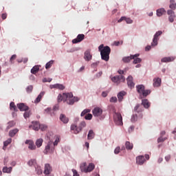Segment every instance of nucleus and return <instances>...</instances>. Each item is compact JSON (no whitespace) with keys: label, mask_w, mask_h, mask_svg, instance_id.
Masks as SVG:
<instances>
[{"label":"nucleus","mask_w":176,"mask_h":176,"mask_svg":"<svg viewBox=\"0 0 176 176\" xmlns=\"http://www.w3.org/2000/svg\"><path fill=\"white\" fill-rule=\"evenodd\" d=\"M57 100L58 102L63 101L64 102H67L69 105H74L76 101H79V98H78V97H74L72 93H63V95L59 94Z\"/></svg>","instance_id":"nucleus-1"},{"label":"nucleus","mask_w":176,"mask_h":176,"mask_svg":"<svg viewBox=\"0 0 176 176\" xmlns=\"http://www.w3.org/2000/svg\"><path fill=\"white\" fill-rule=\"evenodd\" d=\"M98 50L100 52V56L102 60L104 61H109V55L111 54V47L107 45L104 47V44L100 45L98 47Z\"/></svg>","instance_id":"nucleus-2"},{"label":"nucleus","mask_w":176,"mask_h":176,"mask_svg":"<svg viewBox=\"0 0 176 176\" xmlns=\"http://www.w3.org/2000/svg\"><path fill=\"white\" fill-rule=\"evenodd\" d=\"M136 89L138 93L140 94L141 100H142V98H145V97H147L149 96V94H151V90L145 89V86L143 85L136 86Z\"/></svg>","instance_id":"nucleus-3"},{"label":"nucleus","mask_w":176,"mask_h":176,"mask_svg":"<svg viewBox=\"0 0 176 176\" xmlns=\"http://www.w3.org/2000/svg\"><path fill=\"white\" fill-rule=\"evenodd\" d=\"M85 127H86V122L82 121L78 126L72 124L71 125V130L74 131V134H79Z\"/></svg>","instance_id":"nucleus-4"},{"label":"nucleus","mask_w":176,"mask_h":176,"mask_svg":"<svg viewBox=\"0 0 176 176\" xmlns=\"http://www.w3.org/2000/svg\"><path fill=\"white\" fill-rule=\"evenodd\" d=\"M43 152H44L45 155H47V153H54V144H53V141L50 140L47 142Z\"/></svg>","instance_id":"nucleus-5"},{"label":"nucleus","mask_w":176,"mask_h":176,"mask_svg":"<svg viewBox=\"0 0 176 176\" xmlns=\"http://www.w3.org/2000/svg\"><path fill=\"white\" fill-rule=\"evenodd\" d=\"M113 119L117 126H123V118L120 113H114Z\"/></svg>","instance_id":"nucleus-6"},{"label":"nucleus","mask_w":176,"mask_h":176,"mask_svg":"<svg viewBox=\"0 0 176 176\" xmlns=\"http://www.w3.org/2000/svg\"><path fill=\"white\" fill-rule=\"evenodd\" d=\"M134 113H137L139 115L140 119H142L144 115L142 114V112L144 111V107H142V104H138L135 107H134Z\"/></svg>","instance_id":"nucleus-7"},{"label":"nucleus","mask_w":176,"mask_h":176,"mask_svg":"<svg viewBox=\"0 0 176 176\" xmlns=\"http://www.w3.org/2000/svg\"><path fill=\"white\" fill-rule=\"evenodd\" d=\"M111 80L114 83L119 85L120 83H122V82H124V80H126V78H124V76H123L122 75H120L113 77L111 78Z\"/></svg>","instance_id":"nucleus-8"},{"label":"nucleus","mask_w":176,"mask_h":176,"mask_svg":"<svg viewBox=\"0 0 176 176\" xmlns=\"http://www.w3.org/2000/svg\"><path fill=\"white\" fill-rule=\"evenodd\" d=\"M92 113L95 118H100L102 115V109L96 107L92 110Z\"/></svg>","instance_id":"nucleus-9"},{"label":"nucleus","mask_w":176,"mask_h":176,"mask_svg":"<svg viewBox=\"0 0 176 176\" xmlns=\"http://www.w3.org/2000/svg\"><path fill=\"white\" fill-rule=\"evenodd\" d=\"M162 34H163L162 31H158L155 33L153 39V42L151 43V46H157V41H159V36H160Z\"/></svg>","instance_id":"nucleus-10"},{"label":"nucleus","mask_w":176,"mask_h":176,"mask_svg":"<svg viewBox=\"0 0 176 176\" xmlns=\"http://www.w3.org/2000/svg\"><path fill=\"white\" fill-rule=\"evenodd\" d=\"M167 14L168 16V21L170 23H174V19H175V12L173 10H168L167 11Z\"/></svg>","instance_id":"nucleus-11"},{"label":"nucleus","mask_w":176,"mask_h":176,"mask_svg":"<svg viewBox=\"0 0 176 176\" xmlns=\"http://www.w3.org/2000/svg\"><path fill=\"white\" fill-rule=\"evenodd\" d=\"M127 85L128 87H130V89L134 88V86H135V84L134 83V81L133 80V76H129L126 78Z\"/></svg>","instance_id":"nucleus-12"},{"label":"nucleus","mask_w":176,"mask_h":176,"mask_svg":"<svg viewBox=\"0 0 176 176\" xmlns=\"http://www.w3.org/2000/svg\"><path fill=\"white\" fill-rule=\"evenodd\" d=\"M25 144L29 145L28 148L30 149V151H35V149H36V146H35V144H34V142L32 140H27L25 142Z\"/></svg>","instance_id":"nucleus-13"},{"label":"nucleus","mask_w":176,"mask_h":176,"mask_svg":"<svg viewBox=\"0 0 176 176\" xmlns=\"http://www.w3.org/2000/svg\"><path fill=\"white\" fill-rule=\"evenodd\" d=\"M83 39H85V34H78L76 38L72 40V43H79V42H82Z\"/></svg>","instance_id":"nucleus-14"},{"label":"nucleus","mask_w":176,"mask_h":176,"mask_svg":"<svg viewBox=\"0 0 176 176\" xmlns=\"http://www.w3.org/2000/svg\"><path fill=\"white\" fill-rule=\"evenodd\" d=\"M52 171V166L49 164L45 165L44 174L45 175H49Z\"/></svg>","instance_id":"nucleus-15"},{"label":"nucleus","mask_w":176,"mask_h":176,"mask_svg":"<svg viewBox=\"0 0 176 176\" xmlns=\"http://www.w3.org/2000/svg\"><path fill=\"white\" fill-rule=\"evenodd\" d=\"M136 163L137 164H140V166H142V164L145 163V158L144 155H140L136 157Z\"/></svg>","instance_id":"nucleus-16"},{"label":"nucleus","mask_w":176,"mask_h":176,"mask_svg":"<svg viewBox=\"0 0 176 176\" xmlns=\"http://www.w3.org/2000/svg\"><path fill=\"white\" fill-rule=\"evenodd\" d=\"M50 89H58V90H64L65 87L61 84H55L50 85Z\"/></svg>","instance_id":"nucleus-17"},{"label":"nucleus","mask_w":176,"mask_h":176,"mask_svg":"<svg viewBox=\"0 0 176 176\" xmlns=\"http://www.w3.org/2000/svg\"><path fill=\"white\" fill-rule=\"evenodd\" d=\"M93 58V56L91 55V54L90 53V51L87 50L85 52V55H84V58L85 61H90V60H91V58Z\"/></svg>","instance_id":"nucleus-18"},{"label":"nucleus","mask_w":176,"mask_h":176,"mask_svg":"<svg viewBox=\"0 0 176 176\" xmlns=\"http://www.w3.org/2000/svg\"><path fill=\"white\" fill-rule=\"evenodd\" d=\"M162 85V79L160 78H155L153 79V87H159Z\"/></svg>","instance_id":"nucleus-19"},{"label":"nucleus","mask_w":176,"mask_h":176,"mask_svg":"<svg viewBox=\"0 0 176 176\" xmlns=\"http://www.w3.org/2000/svg\"><path fill=\"white\" fill-rule=\"evenodd\" d=\"M175 60V57L174 56H168L163 58L161 61L162 63H172V61H174Z\"/></svg>","instance_id":"nucleus-20"},{"label":"nucleus","mask_w":176,"mask_h":176,"mask_svg":"<svg viewBox=\"0 0 176 176\" xmlns=\"http://www.w3.org/2000/svg\"><path fill=\"white\" fill-rule=\"evenodd\" d=\"M126 21V24H131L133 23V20L130 18H126V16H122L118 21V23H122V21Z\"/></svg>","instance_id":"nucleus-21"},{"label":"nucleus","mask_w":176,"mask_h":176,"mask_svg":"<svg viewBox=\"0 0 176 176\" xmlns=\"http://www.w3.org/2000/svg\"><path fill=\"white\" fill-rule=\"evenodd\" d=\"M17 107L21 111H28V106L25 105L24 103H19L17 104Z\"/></svg>","instance_id":"nucleus-22"},{"label":"nucleus","mask_w":176,"mask_h":176,"mask_svg":"<svg viewBox=\"0 0 176 176\" xmlns=\"http://www.w3.org/2000/svg\"><path fill=\"white\" fill-rule=\"evenodd\" d=\"M142 105H143L144 108L148 109V108L151 107V102H149V100H148V99H143L142 100Z\"/></svg>","instance_id":"nucleus-23"},{"label":"nucleus","mask_w":176,"mask_h":176,"mask_svg":"<svg viewBox=\"0 0 176 176\" xmlns=\"http://www.w3.org/2000/svg\"><path fill=\"white\" fill-rule=\"evenodd\" d=\"M140 54H136L135 55H132V56H134V58H132L133 60V64H140L142 60L140 58H138Z\"/></svg>","instance_id":"nucleus-24"},{"label":"nucleus","mask_w":176,"mask_h":176,"mask_svg":"<svg viewBox=\"0 0 176 176\" xmlns=\"http://www.w3.org/2000/svg\"><path fill=\"white\" fill-rule=\"evenodd\" d=\"M60 120H61V122H63V123H64L65 124H67V123L69 122V119L64 114H60Z\"/></svg>","instance_id":"nucleus-25"},{"label":"nucleus","mask_w":176,"mask_h":176,"mask_svg":"<svg viewBox=\"0 0 176 176\" xmlns=\"http://www.w3.org/2000/svg\"><path fill=\"white\" fill-rule=\"evenodd\" d=\"M96 168V166L93 163H89L88 166H87V171L86 173H91L93 170Z\"/></svg>","instance_id":"nucleus-26"},{"label":"nucleus","mask_w":176,"mask_h":176,"mask_svg":"<svg viewBox=\"0 0 176 176\" xmlns=\"http://www.w3.org/2000/svg\"><path fill=\"white\" fill-rule=\"evenodd\" d=\"M127 94V93L124 91H122L118 93L117 97L118 98V101L120 102V101H122L123 100V96H126Z\"/></svg>","instance_id":"nucleus-27"},{"label":"nucleus","mask_w":176,"mask_h":176,"mask_svg":"<svg viewBox=\"0 0 176 176\" xmlns=\"http://www.w3.org/2000/svg\"><path fill=\"white\" fill-rule=\"evenodd\" d=\"M139 119H142L140 118V114H137V113H135L132 116L131 118V122H132V123H135V122H137V120H138Z\"/></svg>","instance_id":"nucleus-28"},{"label":"nucleus","mask_w":176,"mask_h":176,"mask_svg":"<svg viewBox=\"0 0 176 176\" xmlns=\"http://www.w3.org/2000/svg\"><path fill=\"white\" fill-rule=\"evenodd\" d=\"M44 96H45V92H41L40 94L34 100V103L38 104V102H41V100H42V97H43Z\"/></svg>","instance_id":"nucleus-29"},{"label":"nucleus","mask_w":176,"mask_h":176,"mask_svg":"<svg viewBox=\"0 0 176 176\" xmlns=\"http://www.w3.org/2000/svg\"><path fill=\"white\" fill-rule=\"evenodd\" d=\"M169 8H170V9H171V10H173V11L175 10V9H176V3H175V0H170Z\"/></svg>","instance_id":"nucleus-30"},{"label":"nucleus","mask_w":176,"mask_h":176,"mask_svg":"<svg viewBox=\"0 0 176 176\" xmlns=\"http://www.w3.org/2000/svg\"><path fill=\"white\" fill-rule=\"evenodd\" d=\"M80 168L82 173H86L87 168V164L86 162H82L80 166Z\"/></svg>","instance_id":"nucleus-31"},{"label":"nucleus","mask_w":176,"mask_h":176,"mask_svg":"<svg viewBox=\"0 0 176 176\" xmlns=\"http://www.w3.org/2000/svg\"><path fill=\"white\" fill-rule=\"evenodd\" d=\"M19 133V129H14L9 132L10 137H14Z\"/></svg>","instance_id":"nucleus-32"},{"label":"nucleus","mask_w":176,"mask_h":176,"mask_svg":"<svg viewBox=\"0 0 176 176\" xmlns=\"http://www.w3.org/2000/svg\"><path fill=\"white\" fill-rule=\"evenodd\" d=\"M166 13V10L164 8H160L157 10V16L158 17H161V16H163Z\"/></svg>","instance_id":"nucleus-33"},{"label":"nucleus","mask_w":176,"mask_h":176,"mask_svg":"<svg viewBox=\"0 0 176 176\" xmlns=\"http://www.w3.org/2000/svg\"><path fill=\"white\" fill-rule=\"evenodd\" d=\"M125 148L127 149V151H131V149L133 148V143H131L130 142H126Z\"/></svg>","instance_id":"nucleus-34"},{"label":"nucleus","mask_w":176,"mask_h":176,"mask_svg":"<svg viewBox=\"0 0 176 176\" xmlns=\"http://www.w3.org/2000/svg\"><path fill=\"white\" fill-rule=\"evenodd\" d=\"M10 109L11 111H14V112H17V107L14 104V102H11L10 104Z\"/></svg>","instance_id":"nucleus-35"},{"label":"nucleus","mask_w":176,"mask_h":176,"mask_svg":"<svg viewBox=\"0 0 176 176\" xmlns=\"http://www.w3.org/2000/svg\"><path fill=\"white\" fill-rule=\"evenodd\" d=\"M96 134L94 133V131L93 130H90L87 135V139L88 140H93Z\"/></svg>","instance_id":"nucleus-36"},{"label":"nucleus","mask_w":176,"mask_h":176,"mask_svg":"<svg viewBox=\"0 0 176 176\" xmlns=\"http://www.w3.org/2000/svg\"><path fill=\"white\" fill-rule=\"evenodd\" d=\"M41 124L38 122H33V130H35V131H38L40 129Z\"/></svg>","instance_id":"nucleus-37"},{"label":"nucleus","mask_w":176,"mask_h":176,"mask_svg":"<svg viewBox=\"0 0 176 176\" xmlns=\"http://www.w3.org/2000/svg\"><path fill=\"white\" fill-rule=\"evenodd\" d=\"M42 144H43V139L39 138L36 140V146H37V148H41Z\"/></svg>","instance_id":"nucleus-38"},{"label":"nucleus","mask_w":176,"mask_h":176,"mask_svg":"<svg viewBox=\"0 0 176 176\" xmlns=\"http://www.w3.org/2000/svg\"><path fill=\"white\" fill-rule=\"evenodd\" d=\"M133 58H134V56H133V55H131L130 56L123 58L122 61H124V63H130V60H133Z\"/></svg>","instance_id":"nucleus-39"},{"label":"nucleus","mask_w":176,"mask_h":176,"mask_svg":"<svg viewBox=\"0 0 176 176\" xmlns=\"http://www.w3.org/2000/svg\"><path fill=\"white\" fill-rule=\"evenodd\" d=\"M12 170H13V168L8 166L3 168V173H7L8 174H10V173H12Z\"/></svg>","instance_id":"nucleus-40"},{"label":"nucleus","mask_w":176,"mask_h":176,"mask_svg":"<svg viewBox=\"0 0 176 176\" xmlns=\"http://www.w3.org/2000/svg\"><path fill=\"white\" fill-rule=\"evenodd\" d=\"M28 166H34V167L36 166V160H30L28 162Z\"/></svg>","instance_id":"nucleus-41"},{"label":"nucleus","mask_w":176,"mask_h":176,"mask_svg":"<svg viewBox=\"0 0 176 176\" xmlns=\"http://www.w3.org/2000/svg\"><path fill=\"white\" fill-rule=\"evenodd\" d=\"M9 144H12V138H8L6 141L3 142L4 146L3 147V149L5 150V148H6V146H8Z\"/></svg>","instance_id":"nucleus-42"},{"label":"nucleus","mask_w":176,"mask_h":176,"mask_svg":"<svg viewBox=\"0 0 176 176\" xmlns=\"http://www.w3.org/2000/svg\"><path fill=\"white\" fill-rule=\"evenodd\" d=\"M14 126H16V122L14 121H10L8 122L7 129L9 130L10 129H12V127H14Z\"/></svg>","instance_id":"nucleus-43"},{"label":"nucleus","mask_w":176,"mask_h":176,"mask_svg":"<svg viewBox=\"0 0 176 176\" xmlns=\"http://www.w3.org/2000/svg\"><path fill=\"white\" fill-rule=\"evenodd\" d=\"M35 168L36 174H38V175H41V174H42V168L41 166L36 165Z\"/></svg>","instance_id":"nucleus-44"},{"label":"nucleus","mask_w":176,"mask_h":176,"mask_svg":"<svg viewBox=\"0 0 176 176\" xmlns=\"http://www.w3.org/2000/svg\"><path fill=\"white\" fill-rule=\"evenodd\" d=\"M16 58H17V55L13 54L10 58V63H11V64H14Z\"/></svg>","instance_id":"nucleus-45"},{"label":"nucleus","mask_w":176,"mask_h":176,"mask_svg":"<svg viewBox=\"0 0 176 176\" xmlns=\"http://www.w3.org/2000/svg\"><path fill=\"white\" fill-rule=\"evenodd\" d=\"M39 71V67H33L32 69H31V73L32 74H36Z\"/></svg>","instance_id":"nucleus-46"},{"label":"nucleus","mask_w":176,"mask_h":176,"mask_svg":"<svg viewBox=\"0 0 176 176\" xmlns=\"http://www.w3.org/2000/svg\"><path fill=\"white\" fill-rule=\"evenodd\" d=\"M86 120H91L93 119V115L91 113H88L85 116Z\"/></svg>","instance_id":"nucleus-47"},{"label":"nucleus","mask_w":176,"mask_h":176,"mask_svg":"<svg viewBox=\"0 0 176 176\" xmlns=\"http://www.w3.org/2000/svg\"><path fill=\"white\" fill-rule=\"evenodd\" d=\"M34 89V87L32 85H29L26 88L27 93H32Z\"/></svg>","instance_id":"nucleus-48"},{"label":"nucleus","mask_w":176,"mask_h":176,"mask_svg":"<svg viewBox=\"0 0 176 176\" xmlns=\"http://www.w3.org/2000/svg\"><path fill=\"white\" fill-rule=\"evenodd\" d=\"M90 109H85L82 111L81 114H80V116H85V115H86L87 113H89L90 112Z\"/></svg>","instance_id":"nucleus-49"},{"label":"nucleus","mask_w":176,"mask_h":176,"mask_svg":"<svg viewBox=\"0 0 176 176\" xmlns=\"http://www.w3.org/2000/svg\"><path fill=\"white\" fill-rule=\"evenodd\" d=\"M166 140L167 138H163V136H161L157 139V142H164Z\"/></svg>","instance_id":"nucleus-50"},{"label":"nucleus","mask_w":176,"mask_h":176,"mask_svg":"<svg viewBox=\"0 0 176 176\" xmlns=\"http://www.w3.org/2000/svg\"><path fill=\"white\" fill-rule=\"evenodd\" d=\"M41 131H45V130H46V129H47V126L45 125V124H40V128Z\"/></svg>","instance_id":"nucleus-51"},{"label":"nucleus","mask_w":176,"mask_h":176,"mask_svg":"<svg viewBox=\"0 0 176 176\" xmlns=\"http://www.w3.org/2000/svg\"><path fill=\"white\" fill-rule=\"evenodd\" d=\"M52 80H53V79H52V78H44L43 79V83H46V82H52Z\"/></svg>","instance_id":"nucleus-52"},{"label":"nucleus","mask_w":176,"mask_h":176,"mask_svg":"<svg viewBox=\"0 0 176 176\" xmlns=\"http://www.w3.org/2000/svg\"><path fill=\"white\" fill-rule=\"evenodd\" d=\"M58 142H60V138H56V140L53 142L54 146H57Z\"/></svg>","instance_id":"nucleus-53"},{"label":"nucleus","mask_w":176,"mask_h":176,"mask_svg":"<svg viewBox=\"0 0 176 176\" xmlns=\"http://www.w3.org/2000/svg\"><path fill=\"white\" fill-rule=\"evenodd\" d=\"M8 163H9V157H6L4 158V161H3L4 166H8Z\"/></svg>","instance_id":"nucleus-54"},{"label":"nucleus","mask_w":176,"mask_h":176,"mask_svg":"<svg viewBox=\"0 0 176 176\" xmlns=\"http://www.w3.org/2000/svg\"><path fill=\"white\" fill-rule=\"evenodd\" d=\"M54 63V60H50V62L47 63L45 67H52Z\"/></svg>","instance_id":"nucleus-55"},{"label":"nucleus","mask_w":176,"mask_h":176,"mask_svg":"<svg viewBox=\"0 0 176 176\" xmlns=\"http://www.w3.org/2000/svg\"><path fill=\"white\" fill-rule=\"evenodd\" d=\"M118 101V98L116 97H111L110 98V102H116Z\"/></svg>","instance_id":"nucleus-56"},{"label":"nucleus","mask_w":176,"mask_h":176,"mask_svg":"<svg viewBox=\"0 0 176 176\" xmlns=\"http://www.w3.org/2000/svg\"><path fill=\"white\" fill-rule=\"evenodd\" d=\"M119 152H120V147L118 146V147L115 148L114 153L116 155H118L119 153Z\"/></svg>","instance_id":"nucleus-57"},{"label":"nucleus","mask_w":176,"mask_h":176,"mask_svg":"<svg viewBox=\"0 0 176 176\" xmlns=\"http://www.w3.org/2000/svg\"><path fill=\"white\" fill-rule=\"evenodd\" d=\"M30 112L28 111H25L23 114V116L25 118V119H27V118H30Z\"/></svg>","instance_id":"nucleus-58"},{"label":"nucleus","mask_w":176,"mask_h":176,"mask_svg":"<svg viewBox=\"0 0 176 176\" xmlns=\"http://www.w3.org/2000/svg\"><path fill=\"white\" fill-rule=\"evenodd\" d=\"M72 173H73V176H79V175L78 174V171H76V170L72 169Z\"/></svg>","instance_id":"nucleus-59"},{"label":"nucleus","mask_w":176,"mask_h":176,"mask_svg":"<svg viewBox=\"0 0 176 176\" xmlns=\"http://www.w3.org/2000/svg\"><path fill=\"white\" fill-rule=\"evenodd\" d=\"M134 131V126H131L129 129V132L131 133V131Z\"/></svg>","instance_id":"nucleus-60"},{"label":"nucleus","mask_w":176,"mask_h":176,"mask_svg":"<svg viewBox=\"0 0 176 176\" xmlns=\"http://www.w3.org/2000/svg\"><path fill=\"white\" fill-rule=\"evenodd\" d=\"M1 17L3 20H6V19L8 17V14H2Z\"/></svg>","instance_id":"nucleus-61"},{"label":"nucleus","mask_w":176,"mask_h":176,"mask_svg":"<svg viewBox=\"0 0 176 176\" xmlns=\"http://www.w3.org/2000/svg\"><path fill=\"white\" fill-rule=\"evenodd\" d=\"M170 159H171L170 155H167L165 157V160H166L167 162H169Z\"/></svg>","instance_id":"nucleus-62"},{"label":"nucleus","mask_w":176,"mask_h":176,"mask_svg":"<svg viewBox=\"0 0 176 176\" xmlns=\"http://www.w3.org/2000/svg\"><path fill=\"white\" fill-rule=\"evenodd\" d=\"M151 45H148L146 47L145 50H146V52H149V50H151Z\"/></svg>","instance_id":"nucleus-63"},{"label":"nucleus","mask_w":176,"mask_h":176,"mask_svg":"<svg viewBox=\"0 0 176 176\" xmlns=\"http://www.w3.org/2000/svg\"><path fill=\"white\" fill-rule=\"evenodd\" d=\"M102 97H107L108 96V94L107 92H102Z\"/></svg>","instance_id":"nucleus-64"}]
</instances>
